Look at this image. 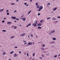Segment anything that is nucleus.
Wrapping results in <instances>:
<instances>
[{"label": "nucleus", "instance_id": "f257e3e1", "mask_svg": "<svg viewBox=\"0 0 60 60\" xmlns=\"http://www.w3.org/2000/svg\"><path fill=\"white\" fill-rule=\"evenodd\" d=\"M43 9V7L41 6L39 7V8L38 9V11H41V10L42 9Z\"/></svg>", "mask_w": 60, "mask_h": 60}, {"label": "nucleus", "instance_id": "f03ea898", "mask_svg": "<svg viewBox=\"0 0 60 60\" xmlns=\"http://www.w3.org/2000/svg\"><path fill=\"white\" fill-rule=\"evenodd\" d=\"M32 43L31 42H29L28 44V45H32Z\"/></svg>", "mask_w": 60, "mask_h": 60}, {"label": "nucleus", "instance_id": "7ed1b4c3", "mask_svg": "<svg viewBox=\"0 0 60 60\" xmlns=\"http://www.w3.org/2000/svg\"><path fill=\"white\" fill-rule=\"evenodd\" d=\"M11 18H12V19H16V17H13V16H12L11 17Z\"/></svg>", "mask_w": 60, "mask_h": 60}, {"label": "nucleus", "instance_id": "20e7f679", "mask_svg": "<svg viewBox=\"0 0 60 60\" xmlns=\"http://www.w3.org/2000/svg\"><path fill=\"white\" fill-rule=\"evenodd\" d=\"M41 26V23H39L37 25V26Z\"/></svg>", "mask_w": 60, "mask_h": 60}, {"label": "nucleus", "instance_id": "39448f33", "mask_svg": "<svg viewBox=\"0 0 60 60\" xmlns=\"http://www.w3.org/2000/svg\"><path fill=\"white\" fill-rule=\"evenodd\" d=\"M26 19L25 18H24L22 19V20H23V21H25V20Z\"/></svg>", "mask_w": 60, "mask_h": 60}, {"label": "nucleus", "instance_id": "423d86ee", "mask_svg": "<svg viewBox=\"0 0 60 60\" xmlns=\"http://www.w3.org/2000/svg\"><path fill=\"white\" fill-rule=\"evenodd\" d=\"M55 31L54 30H53L51 32V34L54 33H55Z\"/></svg>", "mask_w": 60, "mask_h": 60}, {"label": "nucleus", "instance_id": "0eeeda50", "mask_svg": "<svg viewBox=\"0 0 60 60\" xmlns=\"http://www.w3.org/2000/svg\"><path fill=\"white\" fill-rule=\"evenodd\" d=\"M57 9V8H54L53 9V11H56V10Z\"/></svg>", "mask_w": 60, "mask_h": 60}, {"label": "nucleus", "instance_id": "6e6552de", "mask_svg": "<svg viewBox=\"0 0 60 60\" xmlns=\"http://www.w3.org/2000/svg\"><path fill=\"white\" fill-rule=\"evenodd\" d=\"M33 26H36V24L35 23H34L33 24Z\"/></svg>", "mask_w": 60, "mask_h": 60}, {"label": "nucleus", "instance_id": "1a4fd4ad", "mask_svg": "<svg viewBox=\"0 0 60 60\" xmlns=\"http://www.w3.org/2000/svg\"><path fill=\"white\" fill-rule=\"evenodd\" d=\"M52 40H53V41H55V40H56V38H52Z\"/></svg>", "mask_w": 60, "mask_h": 60}, {"label": "nucleus", "instance_id": "9d476101", "mask_svg": "<svg viewBox=\"0 0 60 60\" xmlns=\"http://www.w3.org/2000/svg\"><path fill=\"white\" fill-rule=\"evenodd\" d=\"M38 28H39L40 29H41V27L38 26Z\"/></svg>", "mask_w": 60, "mask_h": 60}, {"label": "nucleus", "instance_id": "9b49d317", "mask_svg": "<svg viewBox=\"0 0 60 60\" xmlns=\"http://www.w3.org/2000/svg\"><path fill=\"white\" fill-rule=\"evenodd\" d=\"M31 11H32V10H30V11H29L28 13V14L29 15V14H30V13L31 12Z\"/></svg>", "mask_w": 60, "mask_h": 60}, {"label": "nucleus", "instance_id": "f8f14e48", "mask_svg": "<svg viewBox=\"0 0 60 60\" xmlns=\"http://www.w3.org/2000/svg\"><path fill=\"white\" fill-rule=\"evenodd\" d=\"M24 15H22V16H21V19H22V18H23V17H24Z\"/></svg>", "mask_w": 60, "mask_h": 60}, {"label": "nucleus", "instance_id": "ddd939ff", "mask_svg": "<svg viewBox=\"0 0 60 60\" xmlns=\"http://www.w3.org/2000/svg\"><path fill=\"white\" fill-rule=\"evenodd\" d=\"M57 55H56L54 56V58H55H55H56V57H57Z\"/></svg>", "mask_w": 60, "mask_h": 60}, {"label": "nucleus", "instance_id": "4468645a", "mask_svg": "<svg viewBox=\"0 0 60 60\" xmlns=\"http://www.w3.org/2000/svg\"><path fill=\"white\" fill-rule=\"evenodd\" d=\"M39 6H40V5L37 6V8H39Z\"/></svg>", "mask_w": 60, "mask_h": 60}, {"label": "nucleus", "instance_id": "2eb2a0df", "mask_svg": "<svg viewBox=\"0 0 60 60\" xmlns=\"http://www.w3.org/2000/svg\"><path fill=\"white\" fill-rule=\"evenodd\" d=\"M36 6H37V5H38V3L37 2L36 3Z\"/></svg>", "mask_w": 60, "mask_h": 60}, {"label": "nucleus", "instance_id": "dca6fc26", "mask_svg": "<svg viewBox=\"0 0 60 60\" xmlns=\"http://www.w3.org/2000/svg\"><path fill=\"white\" fill-rule=\"evenodd\" d=\"M7 23L8 25H9V24H10V22H7Z\"/></svg>", "mask_w": 60, "mask_h": 60}, {"label": "nucleus", "instance_id": "f3484780", "mask_svg": "<svg viewBox=\"0 0 60 60\" xmlns=\"http://www.w3.org/2000/svg\"><path fill=\"white\" fill-rule=\"evenodd\" d=\"M13 52H14V51H12V52H10V54H12Z\"/></svg>", "mask_w": 60, "mask_h": 60}, {"label": "nucleus", "instance_id": "a211bd4d", "mask_svg": "<svg viewBox=\"0 0 60 60\" xmlns=\"http://www.w3.org/2000/svg\"><path fill=\"white\" fill-rule=\"evenodd\" d=\"M17 28V27L16 26H15L14 27V29H16V28Z\"/></svg>", "mask_w": 60, "mask_h": 60}, {"label": "nucleus", "instance_id": "6ab92c4d", "mask_svg": "<svg viewBox=\"0 0 60 60\" xmlns=\"http://www.w3.org/2000/svg\"><path fill=\"white\" fill-rule=\"evenodd\" d=\"M5 22V21H4V20H3L2 21V23H4V22Z\"/></svg>", "mask_w": 60, "mask_h": 60}, {"label": "nucleus", "instance_id": "aec40b11", "mask_svg": "<svg viewBox=\"0 0 60 60\" xmlns=\"http://www.w3.org/2000/svg\"><path fill=\"white\" fill-rule=\"evenodd\" d=\"M4 10V9H1L0 11V12L2 11H3Z\"/></svg>", "mask_w": 60, "mask_h": 60}, {"label": "nucleus", "instance_id": "412c9836", "mask_svg": "<svg viewBox=\"0 0 60 60\" xmlns=\"http://www.w3.org/2000/svg\"><path fill=\"white\" fill-rule=\"evenodd\" d=\"M31 23H30L29 24H28V25L29 26H31Z\"/></svg>", "mask_w": 60, "mask_h": 60}, {"label": "nucleus", "instance_id": "4be33fe9", "mask_svg": "<svg viewBox=\"0 0 60 60\" xmlns=\"http://www.w3.org/2000/svg\"><path fill=\"white\" fill-rule=\"evenodd\" d=\"M15 19H16V20H19V19L18 18H15Z\"/></svg>", "mask_w": 60, "mask_h": 60}, {"label": "nucleus", "instance_id": "5701e85b", "mask_svg": "<svg viewBox=\"0 0 60 60\" xmlns=\"http://www.w3.org/2000/svg\"><path fill=\"white\" fill-rule=\"evenodd\" d=\"M41 49H42V50L43 51V50H44L43 49V48H42Z\"/></svg>", "mask_w": 60, "mask_h": 60}, {"label": "nucleus", "instance_id": "b1692460", "mask_svg": "<svg viewBox=\"0 0 60 60\" xmlns=\"http://www.w3.org/2000/svg\"><path fill=\"white\" fill-rule=\"evenodd\" d=\"M34 53L33 54V56H34L35 55V53Z\"/></svg>", "mask_w": 60, "mask_h": 60}, {"label": "nucleus", "instance_id": "393cba45", "mask_svg": "<svg viewBox=\"0 0 60 60\" xmlns=\"http://www.w3.org/2000/svg\"><path fill=\"white\" fill-rule=\"evenodd\" d=\"M14 36H13V37H11V39H12V38H14Z\"/></svg>", "mask_w": 60, "mask_h": 60}, {"label": "nucleus", "instance_id": "a878e982", "mask_svg": "<svg viewBox=\"0 0 60 60\" xmlns=\"http://www.w3.org/2000/svg\"><path fill=\"white\" fill-rule=\"evenodd\" d=\"M3 32H6V30H3Z\"/></svg>", "mask_w": 60, "mask_h": 60}, {"label": "nucleus", "instance_id": "bb28decb", "mask_svg": "<svg viewBox=\"0 0 60 60\" xmlns=\"http://www.w3.org/2000/svg\"><path fill=\"white\" fill-rule=\"evenodd\" d=\"M40 13L39 14V13H38V16H39V15H40Z\"/></svg>", "mask_w": 60, "mask_h": 60}, {"label": "nucleus", "instance_id": "cd10ccee", "mask_svg": "<svg viewBox=\"0 0 60 60\" xmlns=\"http://www.w3.org/2000/svg\"><path fill=\"white\" fill-rule=\"evenodd\" d=\"M51 19V17H49L48 18H47V19H47V20H48V19Z\"/></svg>", "mask_w": 60, "mask_h": 60}, {"label": "nucleus", "instance_id": "c85d7f7f", "mask_svg": "<svg viewBox=\"0 0 60 60\" xmlns=\"http://www.w3.org/2000/svg\"><path fill=\"white\" fill-rule=\"evenodd\" d=\"M40 23H42V21L41 20L40 21Z\"/></svg>", "mask_w": 60, "mask_h": 60}, {"label": "nucleus", "instance_id": "c756f323", "mask_svg": "<svg viewBox=\"0 0 60 60\" xmlns=\"http://www.w3.org/2000/svg\"><path fill=\"white\" fill-rule=\"evenodd\" d=\"M27 4V3H24V5H26Z\"/></svg>", "mask_w": 60, "mask_h": 60}, {"label": "nucleus", "instance_id": "7c9ffc66", "mask_svg": "<svg viewBox=\"0 0 60 60\" xmlns=\"http://www.w3.org/2000/svg\"><path fill=\"white\" fill-rule=\"evenodd\" d=\"M30 35L31 36V37H33V35H32V34H31Z\"/></svg>", "mask_w": 60, "mask_h": 60}, {"label": "nucleus", "instance_id": "2f4dec72", "mask_svg": "<svg viewBox=\"0 0 60 60\" xmlns=\"http://www.w3.org/2000/svg\"><path fill=\"white\" fill-rule=\"evenodd\" d=\"M36 23L37 24L38 23H37V20H36Z\"/></svg>", "mask_w": 60, "mask_h": 60}, {"label": "nucleus", "instance_id": "473e14b6", "mask_svg": "<svg viewBox=\"0 0 60 60\" xmlns=\"http://www.w3.org/2000/svg\"><path fill=\"white\" fill-rule=\"evenodd\" d=\"M7 15H9V13H7Z\"/></svg>", "mask_w": 60, "mask_h": 60}, {"label": "nucleus", "instance_id": "72a5a7b5", "mask_svg": "<svg viewBox=\"0 0 60 60\" xmlns=\"http://www.w3.org/2000/svg\"><path fill=\"white\" fill-rule=\"evenodd\" d=\"M16 54L15 53L14 55V56H16Z\"/></svg>", "mask_w": 60, "mask_h": 60}, {"label": "nucleus", "instance_id": "f704fd0d", "mask_svg": "<svg viewBox=\"0 0 60 60\" xmlns=\"http://www.w3.org/2000/svg\"><path fill=\"white\" fill-rule=\"evenodd\" d=\"M14 4H15L13 3L11 4V5H14Z\"/></svg>", "mask_w": 60, "mask_h": 60}, {"label": "nucleus", "instance_id": "c9c22d12", "mask_svg": "<svg viewBox=\"0 0 60 60\" xmlns=\"http://www.w3.org/2000/svg\"><path fill=\"white\" fill-rule=\"evenodd\" d=\"M57 18H58V19H60V17H57Z\"/></svg>", "mask_w": 60, "mask_h": 60}, {"label": "nucleus", "instance_id": "e433bc0d", "mask_svg": "<svg viewBox=\"0 0 60 60\" xmlns=\"http://www.w3.org/2000/svg\"><path fill=\"white\" fill-rule=\"evenodd\" d=\"M17 48H18V47L17 46H15V48L16 49Z\"/></svg>", "mask_w": 60, "mask_h": 60}, {"label": "nucleus", "instance_id": "4c0bfd02", "mask_svg": "<svg viewBox=\"0 0 60 60\" xmlns=\"http://www.w3.org/2000/svg\"><path fill=\"white\" fill-rule=\"evenodd\" d=\"M22 34V35H23V36H24V35H25V34Z\"/></svg>", "mask_w": 60, "mask_h": 60}, {"label": "nucleus", "instance_id": "58836bf2", "mask_svg": "<svg viewBox=\"0 0 60 60\" xmlns=\"http://www.w3.org/2000/svg\"><path fill=\"white\" fill-rule=\"evenodd\" d=\"M10 25H11V24H12V22H10Z\"/></svg>", "mask_w": 60, "mask_h": 60}, {"label": "nucleus", "instance_id": "ea45409f", "mask_svg": "<svg viewBox=\"0 0 60 60\" xmlns=\"http://www.w3.org/2000/svg\"><path fill=\"white\" fill-rule=\"evenodd\" d=\"M55 22H56V23H57V22H58V21H55Z\"/></svg>", "mask_w": 60, "mask_h": 60}, {"label": "nucleus", "instance_id": "a19ab883", "mask_svg": "<svg viewBox=\"0 0 60 60\" xmlns=\"http://www.w3.org/2000/svg\"><path fill=\"white\" fill-rule=\"evenodd\" d=\"M52 43H55V41L53 42V41H52Z\"/></svg>", "mask_w": 60, "mask_h": 60}, {"label": "nucleus", "instance_id": "79ce46f5", "mask_svg": "<svg viewBox=\"0 0 60 60\" xmlns=\"http://www.w3.org/2000/svg\"><path fill=\"white\" fill-rule=\"evenodd\" d=\"M16 11H17L15 10L14 12H16Z\"/></svg>", "mask_w": 60, "mask_h": 60}, {"label": "nucleus", "instance_id": "37998d69", "mask_svg": "<svg viewBox=\"0 0 60 60\" xmlns=\"http://www.w3.org/2000/svg\"><path fill=\"white\" fill-rule=\"evenodd\" d=\"M29 26V25H28L27 26H26V27H27Z\"/></svg>", "mask_w": 60, "mask_h": 60}, {"label": "nucleus", "instance_id": "c03bdc74", "mask_svg": "<svg viewBox=\"0 0 60 60\" xmlns=\"http://www.w3.org/2000/svg\"><path fill=\"white\" fill-rule=\"evenodd\" d=\"M39 58H40V59H42V57H40Z\"/></svg>", "mask_w": 60, "mask_h": 60}, {"label": "nucleus", "instance_id": "a18cd8bd", "mask_svg": "<svg viewBox=\"0 0 60 60\" xmlns=\"http://www.w3.org/2000/svg\"><path fill=\"white\" fill-rule=\"evenodd\" d=\"M19 53L20 54L21 53V51H19Z\"/></svg>", "mask_w": 60, "mask_h": 60}, {"label": "nucleus", "instance_id": "49530a36", "mask_svg": "<svg viewBox=\"0 0 60 60\" xmlns=\"http://www.w3.org/2000/svg\"><path fill=\"white\" fill-rule=\"evenodd\" d=\"M45 47V45H43V47Z\"/></svg>", "mask_w": 60, "mask_h": 60}, {"label": "nucleus", "instance_id": "de8ad7c7", "mask_svg": "<svg viewBox=\"0 0 60 60\" xmlns=\"http://www.w3.org/2000/svg\"><path fill=\"white\" fill-rule=\"evenodd\" d=\"M48 4L49 5H50V3H48Z\"/></svg>", "mask_w": 60, "mask_h": 60}, {"label": "nucleus", "instance_id": "09e8293b", "mask_svg": "<svg viewBox=\"0 0 60 60\" xmlns=\"http://www.w3.org/2000/svg\"><path fill=\"white\" fill-rule=\"evenodd\" d=\"M18 56V55H16V56H14V57H15V56Z\"/></svg>", "mask_w": 60, "mask_h": 60}, {"label": "nucleus", "instance_id": "8fccbe9b", "mask_svg": "<svg viewBox=\"0 0 60 60\" xmlns=\"http://www.w3.org/2000/svg\"><path fill=\"white\" fill-rule=\"evenodd\" d=\"M6 11L7 12H8L9 11V10H7Z\"/></svg>", "mask_w": 60, "mask_h": 60}, {"label": "nucleus", "instance_id": "3c124183", "mask_svg": "<svg viewBox=\"0 0 60 60\" xmlns=\"http://www.w3.org/2000/svg\"><path fill=\"white\" fill-rule=\"evenodd\" d=\"M25 43L24 44V45H25V44H26V43H27L25 42Z\"/></svg>", "mask_w": 60, "mask_h": 60}, {"label": "nucleus", "instance_id": "603ef678", "mask_svg": "<svg viewBox=\"0 0 60 60\" xmlns=\"http://www.w3.org/2000/svg\"><path fill=\"white\" fill-rule=\"evenodd\" d=\"M3 54V55H5V52Z\"/></svg>", "mask_w": 60, "mask_h": 60}, {"label": "nucleus", "instance_id": "864d4df0", "mask_svg": "<svg viewBox=\"0 0 60 60\" xmlns=\"http://www.w3.org/2000/svg\"><path fill=\"white\" fill-rule=\"evenodd\" d=\"M7 19L6 18H4V19Z\"/></svg>", "mask_w": 60, "mask_h": 60}, {"label": "nucleus", "instance_id": "5fc2aeb1", "mask_svg": "<svg viewBox=\"0 0 60 60\" xmlns=\"http://www.w3.org/2000/svg\"><path fill=\"white\" fill-rule=\"evenodd\" d=\"M19 1V0H17L16 1V2H17Z\"/></svg>", "mask_w": 60, "mask_h": 60}, {"label": "nucleus", "instance_id": "6e6d98bb", "mask_svg": "<svg viewBox=\"0 0 60 60\" xmlns=\"http://www.w3.org/2000/svg\"><path fill=\"white\" fill-rule=\"evenodd\" d=\"M21 36H23V35L22 34H21Z\"/></svg>", "mask_w": 60, "mask_h": 60}, {"label": "nucleus", "instance_id": "4d7b16f0", "mask_svg": "<svg viewBox=\"0 0 60 60\" xmlns=\"http://www.w3.org/2000/svg\"><path fill=\"white\" fill-rule=\"evenodd\" d=\"M28 6V4H27L26 5V6Z\"/></svg>", "mask_w": 60, "mask_h": 60}, {"label": "nucleus", "instance_id": "13d9d810", "mask_svg": "<svg viewBox=\"0 0 60 60\" xmlns=\"http://www.w3.org/2000/svg\"><path fill=\"white\" fill-rule=\"evenodd\" d=\"M52 43H52V42H51V44H52Z\"/></svg>", "mask_w": 60, "mask_h": 60}, {"label": "nucleus", "instance_id": "bf43d9fd", "mask_svg": "<svg viewBox=\"0 0 60 60\" xmlns=\"http://www.w3.org/2000/svg\"><path fill=\"white\" fill-rule=\"evenodd\" d=\"M40 43H41V42H38L39 44Z\"/></svg>", "mask_w": 60, "mask_h": 60}, {"label": "nucleus", "instance_id": "052dcab7", "mask_svg": "<svg viewBox=\"0 0 60 60\" xmlns=\"http://www.w3.org/2000/svg\"><path fill=\"white\" fill-rule=\"evenodd\" d=\"M32 0H30V1L31 2H32Z\"/></svg>", "mask_w": 60, "mask_h": 60}, {"label": "nucleus", "instance_id": "680f3d73", "mask_svg": "<svg viewBox=\"0 0 60 60\" xmlns=\"http://www.w3.org/2000/svg\"><path fill=\"white\" fill-rule=\"evenodd\" d=\"M20 26H21V25H20Z\"/></svg>", "mask_w": 60, "mask_h": 60}, {"label": "nucleus", "instance_id": "e2e57ef3", "mask_svg": "<svg viewBox=\"0 0 60 60\" xmlns=\"http://www.w3.org/2000/svg\"><path fill=\"white\" fill-rule=\"evenodd\" d=\"M42 57H43V55H42Z\"/></svg>", "mask_w": 60, "mask_h": 60}, {"label": "nucleus", "instance_id": "0e129e2a", "mask_svg": "<svg viewBox=\"0 0 60 60\" xmlns=\"http://www.w3.org/2000/svg\"><path fill=\"white\" fill-rule=\"evenodd\" d=\"M27 55H28V53H27Z\"/></svg>", "mask_w": 60, "mask_h": 60}, {"label": "nucleus", "instance_id": "69168bd1", "mask_svg": "<svg viewBox=\"0 0 60 60\" xmlns=\"http://www.w3.org/2000/svg\"><path fill=\"white\" fill-rule=\"evenodd\" d=\"M36 37L37 38H38V36H36Z\"/></svg>", "mask_w": 60, "mask_h": 60}, {"label": "nucleus", "instance_id": "338daca9", "mask_svg": "<svg viewBox=\"0 0 60 60\" xmlns=\"http://www.w3.org/2000/svg\"><path fill=\"white\" fill-rule=\"evenodd\" d=\"M54 20H56V18H55L54 19Z\"/></svg>", "mask_w": 60, "mask_h": 60}, {"label": "nucleus", "instance_id": "774afa93", "mask_svg": "<svg viewBox=\"0 0 60 60\" xmlns=\"http://www.w3.org/2000/svg\"><path fill=\"white\" fill-rule=\"evenodd\" d=\"M9 60H11V59H9Z\"/></svg>", "mask_w": 60, "mask_h": 60}]
</instances>
